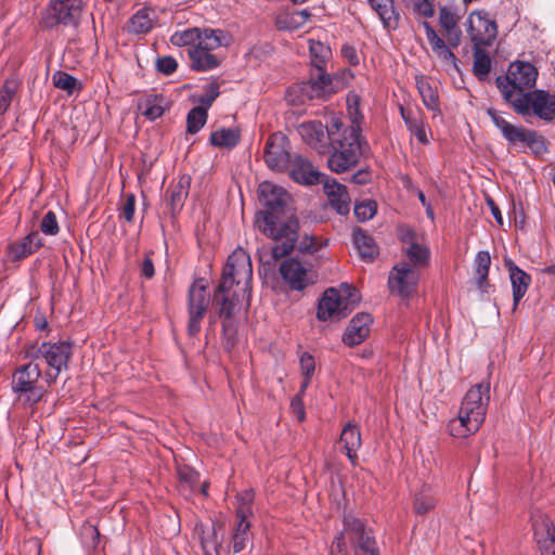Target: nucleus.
Returning a JSON list of instances; mask_svg holds the SVG:
<instances>
[{
    "mask_svg": "<svg viewBox=\"0 0 555 555\" xmlns=\"http://www.w3.org/2000/svg\"><path fill=\"white\" fill-rule=\"evenodd\" d=\"M253 267L249 255L236 248L228 257L222 276L212 296L223 332L231 330L233 317L243 306L247 309L251 295Z\"/></svg>",
    "mask_w": 555,
    "mask_h": 555,
    "instance_id": "f257e3e1",
    "label": "nucleus"
},
{
    "mask_svg": "<svg viewBox=\"0 0 555 555\" xmlns=\"http://www.w3.org/2000/svg\"><path fill=\"white\" fill-rule=\"evenodd\" d=\"M287 193L281 186L264 181L259 185V201L267 208L256 214L255 225L266 236L272 238L275 244L271 248L273 260H278L291 254L297 240L299 221L295 217L281 220L279 214L286 205Z\"/></svg>",
    "mask_w": 555,
    "mask_h": 555,
    "instance_id": "f03ea898",
    "label": "nucleus"
},
{
    "mask_svg": "<svg viewBox=\"0 0 555 555\" xmlns=\"http://www.w3.org/2000/svg\"><path fill=\"white\" fill-rule=\"evenodd\" d=\"M327 137L332 153L328 157V168L341 173L358 165L362 153L360 142V126L352 121L344 126L338 117H332L326 125Z\"/></svg>",
    "mask_w": 555,
    "mask_h": 555,
    "instance_id": "7ed1b4c3",
    "label": "nucleus"
},
{
    "mask_svg": "<svg viewBox=\"0 0 555 555\" xmlns=\"http://www.w3.org/2000/svg\"><path fill=\"white\" fill-rule=\"evenodd\" d=\"M490 402V384L479 383L467 390L462 399L457 416L448 424L452 437L466 438L482 426Z\"/></svg>",
    "mask_w": 555,
    "mask_h": 555,
    "instance_id": "20e7f679",
    "label": "nucleus"
},
{
    "mask_svg": "<svg viewBox=\"0 0 555 555\" xmlns=\"http://www.w3.org/2000/svg\"><path fill=\"white\" fill-rule=\"evenodd\" d=\"M439 24L443 30V35L448 44L442 38L438 36L436 30L428 22L423 21L421 23L425 29L426 39L437 59L446 68H453L459 70L457 59L451 51V48H457L461 44L462 31L457 27V21L454 13L447 7L440 8Z\"/></svg>",
    "mask_w": 555,
    "mask_h": 555,
    "instance_id": "39448f33",
    "label": "nucleus"
},
{
    "mask_svg": "<svg viewBox=\"0 0 555 555\" xmlns=\"http://www.w3.org/2000/svg\"><path fill=\"white\" fill-rule=\"evenodd\" d=\"M353 555H380L373 530L353 514H345L343 529L333 540V550L337 553L348 552Z\"/></svg>",
    "mask_w": 555,
    "mask_h": 555,
    "instance_id": "423d86ee",
    "label": "nucleus"
},
{
    "mask_svg": "<svg viewBox=\"0 0 555 555\" xmlns=\"http://www.w3.org/2000/svg\"><path fill=\"white\" fill-rule=\"evenodd\" d=\"M73 354V346L69 341H43L31 345L27 349V357L36 363L47 365L44 371V380L50 386L56 382L61 372L68 367L69 359Z\"/></svg>",
    "mask_w": 555,
    "mask_h": 555,
    "instance_id": "0eeeda50",
    "label": "nucleus"
},
{
    "mask_svg": "<svg viewBox=\"0 0 555 555\" xmlns=\"http://www.w3.org/2000/svg\"><path fill=\"white\" fill-rule=\"evenodd\" d=\"M538 77L537 68L529 62L517 61L509 65L505 77L496 78V86L504 99L515 106L517 96L521 93H530L535 86Z\"/></svg>",
    "mask_w": 555,
    "mask_h": 555,
    "instance_id": "6e6552de",
    "label": "nucleus"
},
{
    "mask_svg": "<svg viewBox=\"0 0 555 555\" xmlns=\"http://www.w3.org/2000/svg\"><path fill=\"white\" fill-rule=\"evenodd\" d=\"M83 9L82 0H51L42 13L41 25L47 29L57 26L76 28Z\"/></svg>",
    "mask_w": 555,
    "mask_h": 555,
    "instance_id": "1a4fd4ad",
    "label": "nucleus"
},
{
    "mask_svg": "<svg viewBox=\"0 0 555 555\" xmlns=\"http://www.w3.org/2000/svg\"><path fill=\"white\" fill-rule=\"evenodd\" d=\"M41 374L39 363L36 362L22 365L13 374L12 389L18 399L29 406L37 404L46 393V390L37 385Z\"/></svg>",
    "mask_w": 555,
    "mask_h": 555,
    "instance_id": "9d476101",
    "label": "nucleus"
},
{
    "mask_svg": "<svg viewBox=\"0 0 555 555\" xmlns=\"http://www.w3.org/2000/svg\"><path fill=\"white\" fill-rule=\"evenodd\" d=\"M210 295L203 279L196 280L189 288L188 294V334L196 336L202 328V320L207 313Z\"/></svg>",
    "mask_w": 555,
    "mask_h": 555,
    "instance_id": "9b49d317",
    "label": "nucleus"
},
{
    "mask_svg": "<svg viewBox=\"0 0 555 555\" xmlns=\"http://www.w3.org/2000/svg\"><path fill=\"white\" fill-rule=\"evenodd\" d=\"M344 293L348 294L349 298H345L335 288H328L324 292L318 306V318L320 320L341 319L348 314V306L358 300V295L354 288L351 289L348 286L344 288Z\"/></svg>",
    "mask_w": 555,
    "mask_h": 555,
    "instance_id": "f8f14e48",
    "label": "nucleus"
},
{
    "mask_svg": "<svg viewBox=\"0 0 555 555\" xmlns=\"http://www.w3.org/2000/svg\"><path fill=\"white\" fill-rule=\"evenodd\" d=\"M467 34L473 47H490L498 36V26L488 12L477 10L467 17Z\"/></svg>",
    "mask_w": 555,
    "mask_h": 555,
    "instance_id": "ddd939ff",
    "label": "nucleus"
},
{
    "mask_svg": "<svg viewBox=\"0 0 555 555\" xmlns=\"http://www.w3.org/2000/svg\"><path fill=\"white\" fill-rule=\"evenodd\" d=\"M514 108L520 114H527L531 109L539 118L552 120L555 118V94L542 90L521 93L517 96Z\"/></svg>",
    "mask_w": 555,
    "mask_h": 555,
    "instance_id": "4468645a",
    "label": "nucleus"
},
{
    "mask_svg": "<svg viewBox=\"0 0 555 555\" xmlns=\"http://www.w3.org/2000/svg\"><path fill=\"white\" fill-rule=\"evenodd\" d=\"M418 280L420 273L415 267L408 262H400L390 271L388 286L390 292L408 298L416 291Z\"/></svg>",
    "mask_w": 555,
    "mask_h": 555,
    "instance_id": "2eb2a0df",
    "label": "nucleus"
},
{
    "mask_svg": "<svg viewBox=\"0 0 555 555\" xmlns=\"http://www.w3.org/2000/svg\"><path fill=\"white\" fill-rule=\"evenodd\" d=\"M279 271L292 291H302L315 281V275L295 258L282 261Z\"/></svg>",
    "mask_w": 555,
    "mask_h": 555,
    "instance_id": "dca6fc26",
    "label": "nucleus"
},
{
    "mask_svg": "<svg viewBox=\"0 0 555 555\" xmlns=\"http://www.w3.org/2000/svg\"><path fill=\"white\" fill-rule=\"evenodd\" d=\"M263 158L267 166L274 171H283L291 164L286 137L273 133L266 142Z\"/></svg>",
    "mask_w": 555,
    "mask_h": 555,
    "instance_id": "f3484780",
    "label": "nucleus"
},
{
    "mask_svg": "<svg viewBox=\"0 0 555 555\" xmlns=\"http://www.w3.org/2000/svg\"><path fill=\"white\" fill-rule=\"evenodd\" d=\"M488 115L490 116L496 128L500 129L502 135L509 144L527 143L531 144L534 141L535 132L526 130L522 127H516L508 122L504 116L496 109L489 108Z\"/></svg>",
    "mask_w": 555,
    "mask_h": 555,
    "instance_id": "a211bd4d",
    "label": "nucleus"
},
{
    "mask_svg": "<svg viewBox=\"0 0 555 555\" xmlns=\"http://www.w3.org/2000/svg\"><path fill=\"white\" fill-rule=\"evenodd\" d=\"M399 112L411 135L415 137L422 145H428L430 143L428 138L430 128L425 120L423 112L418 108H405L402 105L399 106Z\"/></svg>",
    "mask_w": 555,
    "mask_h": 555,
    "instance_id": "6ab92c4d",
    "label": "nucleus"
},
{
    "mask_svg": "<svg viewBox=\"0 0 555 555\" xmlns=\"http://www.w3.org/2000/svg\"><path fill=\"white\" fill-rule=\"evenodd\" d=\"M291 178L304 185H314L323 183L326 176L317 170L307 158L296 155L291 162Z\"/></svg>",
    "mask_w": 555,
    "mask_h": 555,
    "instance_id": "aec40b11",
    "label": "nucleus"
},
{
    "mask_svg": "<svg viewBox=\"0 0 555 555\" xmlns=\"http://www.w3.org/2000/svg\"><path fill=\"white\" fill-rule=\"evenodd\" d=\"M532 528L541 555L555 551V526L552 519L545 515H538L533 518Z\"/></svg>",
    "mask_w": 555,
    "mask_h": 555,
    "instance_id": "412c9836",
    "label": "nucleus"
},
{
    "mask_svg": "<svg viewBox=\"0 0 555 555\" xmlns=\"http://www.w3.org/2000/svg\"><path fill=\"white\" fill-rule=\"evenodd\" d=\"M372 323L371 314L364 312L356 314L345 330L343 341L347 346L361 344L369 337Z\"/></svg>",
    "mask_w": 555,
    "mask_h": 555,
    "instance_id": "4be33fe9",
    "label": "nucleus"
},
{
    "mask_svg": "<svg viewBox=\"0 0 555 555\" xmlns=\"http://www.w3.org/2000/svg\"><path fill=\"white\" fill-rule=\"evenodd\" d=\"M323 190L328 197L331 206L339 214L347 215L350 210V197L345 185L334 178L325 177Z\"/></svg>",
    "mask_w": 555,
    "mask_h": 555,
    "instance_id": "5701e85b",
    "label": "nucleus"
},
{
    "mask_svg": "<svg viewBox=\"0 0 555 555\" xmlns=\"http://www.w3.org/2000/svg\"><path fill=\"white\" fill-rule=\"evenodd\" d=\"M372 10L378 15L383 27L395 30L400 25V13L393 5V0H367Z\"/></svg>",
    "mask_w": 555,
    "mask_h": 555,
    "instance_id": "b1692460",
    "label": "nucleus"
},
{
    "mask_svg": "<svg viewBox=\"0 0 555 555\" xmlns=\"http://www.w3.org/2000/svg\"><path fill=\"white\" fill-rule=\"evenodd\" d=\"M340 442L350 463L356 466L358 461V450L362 444L361 433L357 425L348 423L341 430Z\"/></svg>",
    "mask_w": 555,
    "mask_h": 555,
    "instance_id": "393cba45",
    "label": "nucleus"
},
{
    "mask_svg": "<svg viewBox=\"0 0 555 555\" xmlns=\"http://www.w3.org/2000/svg\"><path fill=\"white\" fill-rule=\"evenodd\" d=\"M298 133L301 139L311 147L321 149L324 146L326 126L320 120H310L298 126Z\"/></svg>",
    "mask_w": 555,
    "mask_h": 555,
    "instance_id": "a878e982",
    "label": "nucleus"
},
{
    "mask_svg": "<svg viewBox=\"0 0 555 555\" xmlns=\"http://www.w3.org/2000/svg\"><path fill=\"white\" fill-rule=\"evenodd\" d=\"M315 77L306 86L307 94L310 99L323 98L327 94L334 93L332 77L325 73L323 66L315 68Z\"/></svg>",
    "mask_w": 555,
    "mask_h": 555,
    "instance_id": "bb28decb",
    "label": "nucleus"
},
{
    "mask_svg": "<svg viewBox=\"0 0 555 555\" xmlns=\"http://www.w3.org/2000/svg\"><path fill=\"white\" fill-rule=\"evenodd\" d=\"M311 14L308 10L301 11H281L275 16V26L280 30H296L305 25Z\"/></svg>",
    "mask_w": 555,
    "mask_h": 555,
    "instance_id": "cd10ccee",
    "label": "nucleus"
},
{
    "mask_svg": "<svg viewBox=\"0 0 555 555\" xmlns=\"http://www.w3.org/2000/svg\"><path fill=\"white\" fill-rule=\"evenodd\" d=\"M352 242L360 257L364 261H373L378 254L374 238L365 231L358 228L352 233Z\"/></svg>",
    "mask_w": 555,
    "mask_h": 555,
    "instance_id": "c85d7f7f",
    "label": "nucleus"
},
{
    "mask_svg": "<svg viewBox=\"0 0 555 555\" xmlns=\"http://www.w3.org/2000/svg\"><path fill=\"white\" fill-rule=\"evenodd\" d=\"M189 56L192 62V68L197 72H208L220 65L219 59L209 50L202 48H190Z\"/></svg>",
    "mask_w": 555,
    "mask_h": 555,
    "instance_id": "c756f323",
    "label": "nucleus"
},
{
    "mask_svg": "<svg viewBox=\"0 0 555 555\" xmlns=\"http://www.w3.org/2000/svg\"><path fill=\"white\" fill-rule=\"evenodd\" d=\"M509 279L513 287L514 308H516L527 293L531 278L524 270L512 263L509 266Z\"/></svg>",
    "mask_w": 555,
    "mask_h": 555,
    "instance_id": "7c9ffc66",
    "label": "nucleus"
},
{
    "mask_svg": "<svg viewBox=\"0 0 555 555\" xmlns=\"http://www.w3.org/2000/svg\"><path fill=\"white\" fill-rule=\"evenodd\" d=\"M42 245L41 238L38 232H31L25 236L21 242L11 244L9 249L13 259L25 258L39 249Z\"/></svg>",
    "mask_w": 555,
    "mask_h": 555,
    "instance_id": "2f4dec72",
    "label": "nucleus"
},
{
    "mask_svg": "<svg viewBox=\"0 0 555 555\" xmlns=\"http://www.w3.org/2000/svg\"><path fill=\"white\" fill-rule=\"evenodd\" d=\"M241 140L238 128H219L210 133L209 143L220 149H233Z\"/></svg>",
    "mask_w": 555,
    "mask_h": 555,
    "instance_id": "473e14b6",
    "label": "nucleus"
},
{
    "mask_svg": "<svg viewBox=\"0 0 555 555\" xmlns=\"http://www.w3.org/2000/svg\"><path fill=\"white\" fill-rule=\"evenodd\" d=\"M155 13L153 10L143 8L140 9L129 20L128 29L134 34H146L153 28Z\"/></svg>",
    "mask_w": 555,
    "mask_h": 555,
    "instance_id": "72a5a7b5",
    "label": "nucleus"
},
{
    "mask_svg": "<svg viewBox=\"0 0 555 555\" xmlns=\"http://www.w3.org/2000/svg\"><path fill=\"white\" fill-rule=\"evenodd\" d=\"M190 178L181 177L177 184L172 185L169 192V205L172 212L180 211L189 195Z\"/></svg>",
    "mask_w": 555,
    "mask_h": 555,
    "instance_id": "f704fd0d",
    "label": "nucleus"
},
{
    "mask_svg": "<svg viewBox=\"0 0 555 555\" xmlns=\"http://www.w3.org/2000/svg\"><path fill=\"white\" fill-rule=\"evenodd\" d=\"M416 88L427 109L440 114V105L437 90L423 77L416 78Z\"/></svg>",
    "mask_w": 555,
    "mask_h": 555,
    "instance_id": "c9c22d12",
    "label": "nucleus"
},
{
    "mask_svg": "<svg viewBox=\"0 0 555 555\" xmlns=\"http://www.w3.org/2000/svg\"><path fill=\"white\" fill-rule=\"evenodd\" d=\"M143 116L150 120L159 118L165 112V99L160 94L147 95L140 104Z\"/></svg>",
    "mask_w": 555,
    "mask_h": 555,
    "instance_id": "e433bc0d",
    "label": "nucleus"
},
{
    "mask_svg": "<svg viewBox=\"0 0 555 555\" xmlns=\"http://www.w3.org/2000/svg\"><path fill=\"white\" fill-rule=\"evenodd\" d=\"M485 47H473V73L479 80H485L491 69V57Z\"/></svg>",
    "mask_w": 555,
    "mask_h": 555,
    "instance_id": "4c0bfd02",
    "label": "nucleus"
},
{
    "mask_svg": "<svg viewBox=\"0 0 555 555\" xmlns=\"http://www.w3.org/2000/svg\"><path fill=\"white\" fill-rule=\"evenodd\" d=\"M224 39L225 36L220 29H199V39L196 40V46L194 47L214 51L219 47L227 44Z\"/></svg>",
    "mask_w": 555,
    "mask_h": 555,
    "instance_id": "58836bf2",
    "label": "nucleus"
},
{
    "mask_svg": "<svg viewBox=\"0 0 555 555\" xmlns=\"http://www.w3.org/2000/svg\"><path fill=\"white\" fill-rule=\"evenodd\" d=\"M436 499L428 488L422 489L414 498L413 511L416 515L423 516L436 506Z\"/></svg>",
    "mask_w": 555,
    "mask_h": 555,
    "instance_id": "ea45409f",
    "label": "nucleus"
},
{
    "mask_svg": "<svg viewBox=\"0 0 555 555\" xmlns=\"http://www.w3.org/2000/svg\"><path fill=\"white\" fill-rule=\"evenodd\" d=\"M199 39V28L191 27L183 30L175 31L170 37V42L177 47L196 46V40Z\"/></svg>",
    "mask_w": 555,
    "mask_h": 555,
    "instance_id": "a19ab883",
    "label": "nucleus"
},
{
    "mask_svg": "<svg viewBox=\"0 0 555 555\" xmlns=\"http://www.w3.org/2000/svg\"><path fill=\"white\" fill-rule=\"evenodd\" d=\"M237 525L233 534V551L240 553L243 551L249 540V527L250 524L246 518H237Z\"/></svg>",
    "mask_w": 555,
    "mask_h": 555,
    "instance_id": "79ce46f5",
    "label": "nucleus"
},
{
    "mask_svg": "<svg viewBox=\"0 0 555 555\" xmlns=\"http://www.w3.org/2000/svg\"><path fill=\"white\" fill-rule=\"evenodd\" d=\"M18 89L16 79H7L0 88V115H3L10 107Z\"/></svg>",
    "mask_w": 555,
    "mask_h": 555,
    "instance_id": "37998d69",
    "label": "nucleus"
},
{
    "mask_svg": "<svg viewBox=\"0 0 555 555\" xmlns=\"http://www.w3.org/2000/svg\"><path fill=\"white\" fill-rule=\"evenodd\" d=\"M207 111L203 107L196 106L192 108L186 117L188 132L197 133L207 121Z\"/></svg>",
    "mask_w": 555,
    "mask_h": 555,
    "instance_id": "c03bdc74",
    "label": "nucleus"
},
{
    "mask_svg": "<svg viewBox=\"0 0 555 555\" xmlns=\"http://www.w3.org/2000/svg\"><path fill=\"white\" fill-rule=\"evenodd\" d=\"M309 49H310L312 63L315 66V68H320L321 66H324L325 62L331 56L330 47L320 41L311 40Z\"/></svg>",
    "mask_w": 555,
    "mask_h": 555,
    "instance_id": "a18cd8bd",
    "label": "nucleus"
},
{
    "mask_svg": "<svg viewBox=\"0 0 555 555\" xmlns=\"http://www.w3.org/2000/svg\"><path fill=\"white\" fill-rule=\"evenodd\" d=\"M491 264V257L489 251L480 250L475 257V271L478 276V285L481 287L487 280Z\"/></svg>",
    "mask_w": 555,
    "mask_h": 555,
    "instance_id": "49530a36",
    "label": "nucleus"
},
{
    "mask_svg": "<svg viewBox=\"0 0 555 555\" xmlns=\"http://www.w3.org/2000/svg\"><path fill=\"white\" fill-rule=\"evenodd\" d=\"M254 500V492L251 490H246L237 494L236 501V517L237 518H246L253 514L251 503Z\"/></svg>",
    "mask_w": 555,
    "mask_h": 555,
    "instance_id": "de8ad7c7",
    "label": "nucleus"
},
{
    "mask_svg": "<svg viewBox=\"0 0 555 555\" xmlns=\"http://www.w3.org/2000/svg\"><path fill=\"white\" fill-rule=\"evenodd\" d=\"M52 80L54 87L66 91L68 94H72L76 90L78 83V80L74 76L62 70L55 72Z\"/></svg>",
    "mask_w": 555,
    "mask_h": 555,
    "instance_id": "09e8293b",
    "label": "nucleus"
},
{
    "mask_svg": "<svg viewBox=\"0 0 555 555\" xmlns=\"http://www.w3.org/2000/svg\"><path fill=\"white\" fill-rule=\"evenodd\" d=\"M405 253L410 261L413 262V267L425 266L429 258V250L417 243H412Z\"/></svg>",
    "mask_w": 555,
    "mask_h": 555,
    "instance_id": "8fccbe9b",
    "label": "nucleus"
},
{
    "mask_svg": "<svg viewBox=\"0 0 555 555\" xmlns=\"http://www.w3.org/2000/svg\"><path fill=\"white\" fill-rule=\"evenodd\" d=\"M297 241L298 250L302 254H314L324 246V243L320 238L309 234H304L300 238L297 235L295 243Z\"/></svg>",
    "mask_w": 555,
    "mask_h": 555,
    "instance_id": "3c124183",
    "label": "nucleus"
},
{
    "mask_svg": "<svg viewBox=\"0 0 555 555\" xmlns=\"http://www.w3.org/2000/svg\"><path fill=\"white\" fill-rule=\"evenodd\" d=\"M375 214L376 203L373 201H366L354 206V215L361 222L372 219Z\"/></svg>",
    "mask_w": 555,
    "mask_h": 555,
    "instance_id": "603ef678",
    "label": "nucleus"
},
{
    "mask_svg": "<svg viewBox=\"0 0 555 555\" xmlns=\"http://www.w3.org/2000/svg\"><path fill=\"white\" fill-rule=\"evenodd\" d=\"M413 14L416 17H431L435 14L434 4L430 0H412Z\"/></svg>",
    "mask_w": 555,
    "mask_h": 555,
    "instance_id": "864d4df0",
    "label": "nucleus"
},
{
    "mask_svg": "<svg viewBox=\"0 0 555 555\" xmlns=\"http://www.w3.org/2000/svg\"><path fill=\"white\" fill-rule=\"evenodd\" d=\"M219 85L217 82H211L207 86L204 94H202L198 99L201 104L199 107L205 108L206 111L212 105L214 101L220 94Z\"/></svg>",
    "mask_w": 555,
    "mask_h": 555,
    "instance_id": "5fc2aeb1",
    "label": "nucleus"
},
{
    "mask_svg": "<svg viewBox=\"0 0 555 555\" xmlns=\"http://www.w3.org/2000/svg\"><path fill=\"white\" fill-rule=\"evenodd\" d=\"M40 230L46 235H56L59 233L60 228L56 220V216L53 211L50 210L43 216L40 224Z\"/></svg>",
    "mask_w": 555,
    "mask_h": 555,
    "instance_id": "6e6d98bb",
    "label": "nucleus"
},
{
    "mask_svg": "<svg viewBox=\"0 0 555 555\" xmlns=\"http://www.w3.org/2000/svg\"><path fill=\"white\" fill-rule=\"evenodd\" d=\"M135 210V196L130 193L126 195L125 202L119 208L120 217L124 218L127 222H132Z\"/></svg>",
    "mask_w": 555,
    "mask_h": 555,
    "instance_id": "4d7b16f0",
    "label": "nucleus"
},
{
    "mask_svg": "<svg viewBox=\"0 0 555 555\" xmlns=\"http://www.w3.org/2000/svg\"><path fill=\"white\" fill-rule=\"evenodd\" d=\"M178 63L172 56H162L157 59L156 68L159 73L171 75L177 70Z\"/></svg>",
    "mask_w": 555,
    "mask_h": 555,
    "instance_id": "13d9d810",
    "label": "nucleus"
},
{
    "mask_svg": "<svg viewBox=\"0 0 555 555\" xmlns=\"http://www.w3.org/2000/svg\"><path fill=\"white\" fill-rule=\"evenodd\" d=\"M300 370L304 376H313L315 370L314 358L309 352H304L299 359Z\"/></svg>",
    "mask_w": 555,
    "mask_h": 555,
    "instance_id": "bf43d9fd",
    "label": "nucleus"
},
{
    "mask_svg": "<svg viewBox=\"0 0 555 555\" xmlns=\"http://www.w3.org/2000/svg\"><path fill=\"white\" fill-rule=\"evenodd\" d=\"M179 479L188 486L193 487L198 481L197 473L188 466L180 467L178 470Z\"/></svg>",
    "mask_w": 555,
    "mask_h": 555,
    "instance_id": "052dcab7",
    "label": "nucleus"
},
{
    "mask_svg": "<svg viewBox=\"0 0 555 555\" xmlns=\"http://www.w3.org/2000/svg\"><path fill=\"white\" fill-rule=\"evenodd\" d=\"M341 54L347 60V62L352 66H356L360 63L357 49L353 46L344 44L341 47Z\"/></svg>",
    "mask_w": 555,
    "mask_h": 555,
    "instance_id": "680f3d73",
    "label": "nucleus"
},
{
    "mask_svg": "<svg viewBox=\"0 0 555 555\" xmlns=\"http://www.w3.org/2000/svg\"><path fill=\"white\" fill-rule=\"evenodd\" d=\"M141 276L151 280L155 275V268L152 258L147 254L140 267Z\"/></svg>",
    "mask_w": 555,
    "mask_h": 555,
    "instance_id": "e2e57ef3",
    "label": "nucleus"
},
{
    "mask_svg": "<svg viewBox=\"0 0 555 555\" xmlns=\"http://www.w3.org/2000/svg\"><path fill=\"white\" fill-rule=\"evenodd\" d=\"M291 408L294 414L297 416L298 421H304L306 417L305 408L302 404V400L300 396H296L292 399Z\"/></svg>",
    "mask_w": 555,
    "mask_h": 555,
    "instance_id": "0e129e2a",
    "label": "nucleus"
},
{
    "mask_svg": "<svg viewBox=\"0 0 555 555\" xmlns=\"http://www.w3.org/2000/svg\"><path fill=\"white\" fill-rule=\"evenodd\" d=\"M34 325L37 331H46L48 328V321L43 314H38L34 319Z\"/></svg>",
    "mask_w": 555,
    "mask_h": 555,
    "instance_id": "69168bd1",
    "label": "nucleus"
},
{
    "mask_svg": "<svg viewBox=\"0 0 555 555\" xmlns=\"http://www.w3.org/2000/svg\"><path fill=\"white\" fill-rule=\"evenodd\" d=\"M370 173L367 171L360 170L352 176V181L357 184H364L369 181Z\"/></svg>",
    "mask_w": 555,
    "mask_h": 555,
    "instance_id": "338daca9",
    "label": "nucleus"
},
{
    "mask_svg": "<svg viewBox=\"0 0 555 555\" xmlns=\"http://www.w3.org/2000/svg\"><path fill=\"white\" fill-rule=\"evenodd\" d=\"M488 204L491 208V212H492V216L494 217L495 221L502 225L503 224V217H502V214L499 209V207L494 204V202L492 199H489L488 201Z\"/></svg>",
    "mask_w": 555,
    "mask_h": 555,
    "instance_id": "774afa93",
    "label": "nucleus"
}]
</instances>
